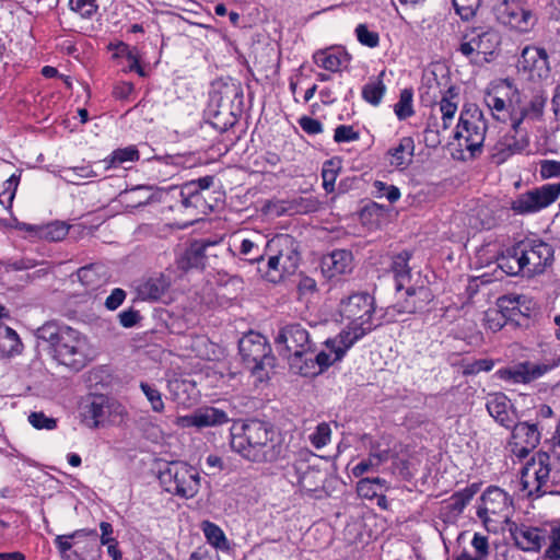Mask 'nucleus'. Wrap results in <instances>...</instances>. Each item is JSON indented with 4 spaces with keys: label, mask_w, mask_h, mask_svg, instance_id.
Segmentation results:
<instances>
[{
    "label": "nucleus",
    "mask_w": 560,
    "mask_h": 560,
    "mask_svg": "<svg viewBox=\"0 0 560 560\" xmlns=\"http://www.w3.org/2000/svg\"><path fill=\"white\" fill-rule=\"evenodd\" d=\"M211 245L209 242L196 241L178 257L177 266L182 270L200 268L205 266L206 249Z\"/></svg>",
    "instance_id": "nucleus-29"
},
{
    "label": "nucleus",
    "mask_w": 560,
    "mask_h": 560,
    "mask_svg": "<svg viewBox=\"0 0 560 560\" xmlns=\"http://www.w3.org/2000/svg\"><path fill=\"white\" fill-rule=\"evenodd\" d=\"M550 545L545 551V557L550 560H560V525L551 528Z\"/></svg>",
    "instance_id": "nucleus-58"
},
{
    "label": "nucleus",
    "mask_w": 560,
    "mask_h": 560,
    "mask_svg": "<svg viewBox=\"0 0 560 560\" xmlns=\"http://www.w3.org/2000/svg\"><path fill=\"white\" fill-rule=\"evenodd\" d=\"M202 530L207 541L214 548L223 551L230 549V545L224 532L217 524L209 521H205L202 523Z\"/></svg>",
    "instance_id": "nucleus-38"
},
{
    "label": "nucleus",
    "mask_w": 560,
    "mask_h": 560,
    "mask_svg": "<svg viewBox=\"0 0 560 560\" xmlns=\"http://www.w3.org/2000/svg\"><path fill=\"white\" fill-rule=\"evenodd\" d=\"M487 122L482 112L474 107L460 112L459 121L454 133L458 145L465 148L472 155L480 151L486 139Z\"/></svg>",
    "instance_id": "nucleus-9"
},
{
    "label": "nucleus",
    "mask_w": 560,
    "mask_h": 560,
    "mask_svg": "<svg viewBox=\"0 0 560 560\" xmlns=\"http://www.w3.org/2000/svg\"><path fill=\"white\" fill-rule=\"evenodd\" d=\"M213 185V176H205L183 185V194L189 196H199L202 190L209 189Z\"/></svg>",
    "instance_id": "nucleus-48"
},
{
    "label": "nucleus",
    "mask_w": 560,
    "mask_h": 560,
    "mask_svg": "<svg viewBox=\"0 0 560 560\" xmlns=\"http://www.w3.org/2000/svg\"><path fill=\"white\" fill-rule=\"evenodd\" d=\"M456 97L457 93L453 88L448 89L442 96L439 103V112L441 114L442 124H438L436 117L434 115L430 117L425 129L427 140L429 139V136L434 135L438 137L442 131H446L451 127L458 107L457 102L454 101ZM432 142L439 143L440 141L439 139L434 138L432 139Z\"/></svg>",
    "instance_id": "nucleus-18"
},
{
    "label": "nucleus",
    "mask_w": 560,
    "mask_h": 560,
    "mask_svg": "<svg viewBox=\"0 0 560 560\" xmlns=\"http://www.w3.org/2000/svg\"><path fill=\"white\" fill-rule=\"evenodd\" d=\"M407 298L405 300L404 310L407 313H415L422 310L431 300V293L424 285L412 287L406 285Z\"/></svg>",
    "instance_id": "nucleus-34"
},
{
    "label": "nucleus",
    "mask_w": 560,
    "mask_h": 560,
    "mask_svg": "<svg viewBox=\"0 0 560 560\" xmlns=\"http://www.w3.org/2000/svg\"><path fill=\"white\" fill-rule=\"evenodd\" d=\"M282 343L289 353L310 349V335L299 324L289 325L282 331Z\"/></svg>",
    "instance_id": "nucleus-30"
},
{
    "label": "nucleus",
    "mask_w": 560,
    "mask_h": 560,
    "mask_svg": "<svg viewBox=\"0 0 560 560\" xmlns=\"http://www.w3.org/2000/svg\"><path fill=\"white\" fill-rule=\"evenodd\" d=\"M518 72L530 81H542L549 78L550 67L545 49L525 47L517 63Z\"/></svg>",
    "instance_id": "nucleus-14"
},
{
    "label": "nucleus",
    "mask_w": 560,
    "mask_h": 560,
    "mask_svg": "<svg viewBox=\"0 0 560 560\" xmlns=\"http://www.w3.org/2000/svg\"><path fill=\"white\" fill-rule=\"evenodd\" d=\"M453 3L462 19L468 20L479 9L481 0H453Z\"/></svg>",
    "instance_id": "nucleus-55"
},
{
    "label": "nucleus",
    "mask_w": 560,
    "mask_h": 560,
    "mask_svg": "<svg viewBox=\"0 0 560 560\" xmlns=\"http://www.w3.org/2000/svg\"><path fill=\"white\" fill-rule=\"evenodd\" d=\"M232 451L250 462H271L277 458L271 427L260 420L234 422L230 429Z\"/></svg>",
    "instance_id": "nucleus-3"
},
{
    "label": "nucleus",
    "mask_w": 560,
    "mask_h": 560,
    "mask_svg": "<svg viewBox=\"0 0 560 560\" xmlns=\"http://www.w3.org/2000/svg\"><path fill=\"white\" fill-rule=\"evenodd\" d=\"M518 253L527 278L541 275L553 260L552 246L540 240L520 242Z\"/></svg>",
    "instance_id": "nucleus-13"
},
{
    "label": "nucleus",
    "mask_w": 560,
    "mask_h": 560,
    "mask_svg": "<svg viewBox=\"0 0 560 560\" xmlns=\"http://www.w3.org/2000/svg\"><path fill=\"white\" fill-rule=\"evenodd\" d=\"M322 481V475L318 470L307 469L301 476L299 483L302 490L311 492L318 488Z\"/></svg>",
    "instance_id": "nucleus-56"
},
{
    "label": "nucleus",
    "mask_w": 560,
    "mask_h": 560,
    "mask_svg": "<svg viewBox=\"0 0 560 560\" xmlns=\"http://www.w3.org/2000/svg\"><path fill=\"white\" fill-rule=\"evenodd\" d=\"M69 5L82 18H91L97 10L96 0H70Z\"/></svg>",
    "instance_id": "nucleus-57"
},
{
    "label": "nucleus",
    "mask_w": 560,
    "mask_h": 560,
    "mask_svg": "<svg viewBox=\"0 0 560 560\" xmlns=\"http://www.w3.org/2000/svg\"><path fill=\"white\" fill-rule=\"evenodd\" d=\"M511 446L517 457H525L540 441V432L536 423L518 422L513 424Z\"/></svg>",
    "instance_id": "nucleus-19"
},
{
    "label": "nucleus",
    "mask_w": 560,
    "mask_h": 560,
    "mask_svg": "<svg viewBox=\"0 0 560 560\" xmlns=\"http://www.w3.org/2000/svg\"><path fill=\"white\" fill-rule=\"evenodd\" d=\"M77 276L88 290H94L107 280L105 267L101 264L84 266L77 271Z\"/></svg>",
    "instance_id": "nucleus-32"
},
{
    "label": "nucleus",
    "mask_w": 560,
    "mask_h": 560,
    "mask_svg": "<svg viewBox=\"0 0 560 560\" xmlns=\"http://www.w3.org/2000/svg\"><path fill=\"white\" fill-rule=\"evenodd\" d=\"M85 535L74 541V549L69 553L68 560H101L102 548L95 529L83 528Z\"/></svg>",
    "instance_id": "nucleus-25"
},
{
    "label": "nucleus",
    "mask_w": 560,
    "mask_h": 560,
    "mask_svg": "<svg viewBox=\"0 0 560 560\" xmlns=\"http://www.w3.org/2000/svg\"><path fill=\"white\" fill-rule=\"evenodd\" d=\"M412 97L413 93L409 89L400 92L399 101L394 107L395 114L399 119H406L413 115Z\"/></svg>",
    "instance_id": "nucleus-45"
},
{
    "label": "nucleus",
    "mask_w": 560,
    "mask_h": 560,
    "mask_svg": "<svg viewBox=\"0 0 560 560\" xmlns=\"http://www.w3.org/2000/svg\"><path fill=\"white\" fill-rule=\"evenodd\" d=\"M559 196L560 183L546 184L517 195L510 208L518 215L533 214L552 205Z\"/></svg>",
    "instance_id": "nucleus-12"
},
{
    "label": "nucleus",
    "mask_w": 560,
    "mask_h": 560,
    "mask_svg": "<svg viewBox=\"0 0 560 560\" xmlns=\"http://www.w3.org/2000/svg\"><path fill=\"white\" fill-rule=\"evenodd\" d=\"M553 365L547 363H535L532 361L520 362L515 365L498 371L501 380L514 384H528L548 373Z\"/></svg>",
    "instance_id": "nucleus-16"
},
{
    "label": "nucleus",
    "mask_w": 560,
    "mask_h": 560,
    "mask_svg": "<svg viewBox=\"0 0 560 560\" xmlns=\"http://www.w3.org/2000/svg\"><path fill=\"white\" fill-rule=\"evenodd\" d=\"M119 324L125 328L135 327L141 319L140 313L129 307L118 314Z\"/></svg>",
    "instance_id": "nucleus-63"
},
{
    "label": "nucleus",
    "mask_w": 560,
    "mask_h": 560,
    "mask_svg": "<svg viewBox=\"0 0 560 560\" xmlns=\"http://www.w3.org/2000/svg\"><path fill=\"white\" fill-rule=\"evenodd\" d=\"M479 489L478 483H471L465 489L455 492L448 500V508L455 513H462L470 500L478 493Z\"/></svg>",
    "instance_id": "nucleus-39"
},
{
    "label": "nucleus",
    "mask_w": 560,
    "mask_h": 560,
    "mask_svg": "<svg viewBox=\"0 0 560 560\" xmlns=\"http://www.w3.org/2000/svg\"><path fill=\"white\" fill-rule=\"evenodd\" d=\"M485 325L492 331H498L506 324L505 314L499 308H489L485 313Z\"/></svg>",
    "instance_id": "nucleus-50"
},
{
    "label": "nucleus",
    "mask_w": 560,
    "mask_h": 560,
    "mask_svg": "<svg viewBox=\"0 0 560 560\" xmlns=\"http://www.w3.org/2000/svg\"><path fill=\"white\" fill-rule=\"evenodd\" d=\"M140 389L151 405V409L154 412L161 413L165 409V404L162 398L161 392L154 384L148 382L140 383Z\"/></svg>",
    "instance_id": "nucleus-44"
},
{
    "label": "nucleus",
    "mask_w": 560,
    "mask_h": 560,
    "mask_svg": "<svg viewBox=\"0 0 560 560\" xmlns=\"http://www.w3.org/2000/svg\"><path fill=\"white\" fill-rule=\"evenodd\" d=\"M489 415L502 427L511 428L516 419L511 400L502 393L489 394L486 402Z\"/></svg>",
    "instance_id": "nucleus-23"
},
{
    "label": "nucleus",
    "mask_w": 560,
    "mask_h": 560,
    "mask_svg": "<svg viewBox=\"0 0 560 560\" xmlns=\"http://www.w3.org/2000/svg\"><path fill=\"white\" fill-rule=\"evenodd\" d=\"M167 289V282L163 277L150 278L138 288L139 295L143 300H159Z\"/></svg>",
    "instance_id": "nucleus-37"
},
{
    "label": "nucleus",
    "mask_w": 560,
    "mask_h": 560,
    "mask_svg": "<svg viewBox=\"0 0 560 560\" xmlns=\"http://www.w3.org/2000/svg\"><path fill=\"white\" fill-rule=\"evenodd\" d=\"M501 37L492 28H478L467 33L458 50L472 63L482 65L492 60L499 49Z\"/></svg>",
    "instance_id": "nucleus-10"
},
{
    "label": "nucleus",
    "mask_w": 560,
    "mask_h": 560,
    "mask_svg": "<svg viewBox=\"0 0 560 560\" xmlns=\"http://www.w3.org/2000/svg\"><path fill=\"white\" fill-rule=\"evenodd\" d=\"M228 413L215 407H203L191 415L179 417L176 423L182 428H208L217 427L229 422Z\"/></svg>",
    "instance_id": "nucleus-21"
},
{
    "label": "nucleus",
    "mask_w": 560,
    "mask_h": 560,
    "mask_svg": "<svg viewBox=\"0 0 560 560\" xmlns=\"http://www.w3.org/2000/svg\"><path fill=\"white\" fill-rule=\"evenodd\" d=\"M314 62L330 72L341 71L350 62V55L341 47L319 49L313 55Z\"/></svg>",
    "instance_id": "nucleus-27"
},
{
    "label": "nucleus",
    "mask_w": 560,
    "mask_h": 560,
    "mask_svg": "<svg viewBox=\"0 0 560 560\" xmlns=\"http://www.w3.org/2000/svg\"><path fill=\"white\" fill-rule=\"evenodd\" d=\"M288 364L290 372L295 375L314 377L320 374V369L316 365L310 349L290 353L288 355Z\"/></svg>",
    "instance_id": "nucleus-28"
},
{
    "label": "nucleus",
    "mask_w": 560,
    "mask_h": 560,
    "mask_svg": "<svg viewBox=\"0 0 560 560\" xmlns=\"http://www.w3.org/2000/svg\"><path fill=\"white\" fill-rule=\"evenodd\" d=\"M539 174L542 179L560 177V161H556V160L540 161Z\"/></svg>",
    "instance_id": "nucleus-60"
},
{
    "label": "nucleus",
    "mask_w": 560,
    "mask_h": 560,
    "mask_svg": "<svg viewBox=\"0 0 560 560\" xmlns=\"http://www.w3.org/2000/svg\"><path fill=\"white\" fill-rule=\"evenodd\" d=\"M68 226L63 222H54L48 224L43 232V235L49 241H61L68 234Z\"/></svg>",
    "instance_id": "nucleus-59"
},
{
    "label": "nucleus",
    "mask_w": 560,
    "mask_h": 560,
    "mask_svg": "<svg viewBox=\"0 0 560 560\" xmlns=\"http://www.w3.org/2000/svg\"><path fill=\"white\" fill-rule=\"evenodd\" d=\"M352 268V254L346 249L334 250L324 256L320 262L322 272L328 279L349 273Z\"/></svg>",
    "instance_id": "nucleus-24"
},
{
    "label": "nucleus",
    "mask_w": 560,
    "mask_h": 560,
    "mask_svg": "<svg viewBox=\"0 0 560 560\" xmlns=\"http://www.w3.org/2000/svg\"><path fill=\"white\" fill-rule=\"evenodd\" d=\"M499 20L520 32H526L534 23L530 11L524 9L516 1H504L498 8Z\"/></svg>",
    "instance_id": "nucleus-22"
},
{
    "label": "nucleus",
    "mask_w": 560,
    "mask_h": 560,
    "mask_svg": "<svg viewBox=\"0 0 560 560\" xmlns=\"http://www.w3.org/2000/svg\"><path fill=\"white\" fill-rule=\"evenodd\" d=\"M97 174L90 165H81L74 167H65L60 171V177L74 185L81 184L82 179L95 177Z\"/></svg>",
    "instance_id": "nucleus-41"
},
{
    "label": "nucleus",
    "mask_w": 560,
    "mask_h": 560,
    "mask_svg": "<svg viewBox=\"0 0 560 560\" xmlns=\"http://www.w3.org/2000/svg\"><path fill=\"white\" fill-rule=\"evenodd\" d=\"M112 412V405L107 397L94 396L82 408L83 422L90 428H97L104 424Z\"/></svg>",
    "instance_id": "nucleus-26"
},
{
    "label": "nucleus",
    "mask_w": 560,
    "mask_h": 560,
    "mask_svg": "<svg viewBox=\"0 0 560 560\" xmlns=\"http://www.w3.org/2000/svg\"><path fill=\"white\" fill-rule=\"evenodd\" d=\"M332 161H328L324 164L322 171L323 187L327 192H331L335 188V182L337 179V172L331 167Z\"/></svg>",
    "instance_id": "nucleus-61"
},
{
    "label": "nucleus",
    "mask_w": 560,
    "mask_h": 560,
    "mask_svg": "<svg viewBox=\"0 0 560 560\" xmlns=\"http://www.w3.org/2000/svg\"><path fill=\"white\" fill-rule=\"evenodd\" d=\"M410 259V254L404 252L397 256H395L393 260V271L396 278V289L402 290L410 282V270L408 267V261Z\"/></svg>",
    "instance_id": "nucleus-36"
},
{
    "label": "nucleus",
    "mask_w": 560,
    "mask_h": 560,
    "mask_svg": "<svg viewBox=\"0 0 560 560\" xmlns=\"http://www.w3.org/2000/svg\"><path fill=\"white\" fill-rule=\"evenodd\" d=\"M508 529L515 545L524 551H538L546 544V532L538 527L510 522Z\"/></svg>",
    "instance_id": "nucleus-20"
},
{
    "label": "nucleus",
    "mask_w": 560,
    "mask_h": 560,
    "mask_svg": "<svg viewBox=\"0 0 560 560\" xmlns=\"http://www.w3.org/2000/svg\"><path fill=\"white\" fill-rule=\"evenodd\" d=\"M359 139V133L352 126L340 125L335 129L334 140L336 142H351Z\"/></svg>",
    "instance_id": "nucleus-62"
},
{
    "label": "nucleus",
    "mask_w": 560,
    "mask_h": 560,
    "mask_svg": "<svg viewBox=\"0 0 560 560\" xmlns=\"http://www.w3.org/2000/svg\"><path fill=\"white\" fill-rule=\"evenodd\" d=\"M311 444L319 450L326 446L331 439V429L328 423H319L315 431L308 436Z\"/></svg>",
    "instance_id": "nucleus-46"
},
{
    "label": "nucleus",
    "mask_w": 560,
    "mask_h": 560,
    "mask_svg": "<svg viewBox=\"0 0 560 560\" xmlns=\"http://www.w3.org/2000/svg\"><path fill=\"white\" fill-rule=\"evenodd\" d=\"M82 535H85L84 529H78L71 534L58 535L55 538V545L65 560H68L69 553L74 549V541L79 540Z\"/></svg>",
    "instance_id": "nucleus-43"
},
{
    "label": "nucleus",
    "mask_w": 560,
    "mask_h": 560,
    "mask_svg": "<svg viewBox=\"0 0 560 560\" xmlns=\"http://www.w3.org/2000/svg\"><path fill=\"white\" fill-rule=\"evenodd\" d=\"M471 547L475 550V557L477 560H488L490 556V546L487 536L476 533L471 540Z\"/></svg>",
    "instance_id": "nucleus-51"
},
{
    "label": "nucleus",
    "mask_w": 560,
    "mask_h": 560,
    "mask_svg": "<svg viewBox=\"0 0 560 560\" xmlns=\"http://www.w3.org/2000/svg\"><path fill=\"white\" fill-rule=\"evenodd\" d=\"M511 505V498L505 491L490 487L480 498L477 515L488 530H497L498 524L510 523Z\"/></svg>",
    "instance_id": "nucleus-11"
},
{
    "label": "nucleus",
    "mask_w": 560,
    "mask_h": 560,
    "mask_svg": "<svg viewBox=\"0 0 560 560\" xmlns=\"http://www.w3.org/2000/svg\"><path fill=\"white\" fill-rule=\"evenodd\" d=\"M498 266L509 276H518L522 275L525 277V269L522 265L520 253H518V243L510 248H506L499 257H498Z\"/></svg>",
    "instance_id": "nucleus-33"
},
{
    "label": "nucleus",
    "mask_w": 560,
    "mask_h": 560,
    "mask_svg": "<svg viewBox=\"0 0 560 560\" xmlns=\"http://www.w3.org/2000/svg\"><path fill=\"white\" fill-rule=\"evenodd\" d=\"M485 103L494 119L510 121V128L490 150L492 162L500 165L528 148L529 126L542 120L547 96L538 92L526 101L511 81L503 80L486 93Z\"/></svg>",
    "instance_id": "nucleus-1"
},
{
    "label": "nucleus",
    "mask_w": 560,
    "mask_h": 560,
    "mask_svg": "<svg viewBox=\"0 0 560 560\" xmlns=\"http://www.w3.org/2000/svg\"><path fill=\"white\" fill-rule=\"evenodd\" d=\"M19 180L20 177L13 174L3 183V190L0 192L1 205L4 206L7 203L8 208L12 206L18 189Z\"/></svg>",
    "instance_id": "nucleus-49"
},
{
    "label": "nucleus",
    "mask_w": 560,
    "mask_h": 560,
    "mask_svg": "<svg viewBox=\"0 0 560 560\" xmlns=\"http://www.w3.org/2000/svg\"><path fill=\"white\" fill-rule=\"evenodd\" d=\"M339 312L342 317L350 322L341 331L354 341L361 339L378 325L374 322V298L366 292L353 293L342 300Z\"/></svg>",
    "instance_id": "nucleus-6"
},
{
    "label": "nucleus",
    "mask_w": 560,
    "mask_h": 560,
    "mask_svg": "<svg viewBox=\"0 0 560 560\" xmlns=\"http://www.w3.org/2000/svg\"><path fill=\"white\" fill-rule=\"evenodd\" d=\"M415 153V141L411 137H404L399 143L388 151L389 164L396 167L408 166Z\"/></svg>",
    "instance_id": "nucleus-31"
},
{
    "label": "nucleus",
    "mask_w": 560,
    "mask_h": 560,
    "mask_svg": "<svg viewBox=\"0 0 560 560\" xmlns=\"http://www.w3.org/2000/svg\"><path fill=\"white\" fill-rule=\"evenodd\" d=\"M211 106L214 107V127L225 131L233 127L243 110V88L232 78L220 79L212 84Z\"/></svg>",
    "instance_id": "nucleus-5"
},
{
    "label": "nucleus",
    "mask_w": 560,
    "mask_h": 560,
    "mask_svg": "<svg viewBox=\"0 0 560 560\" xmlns=\"http://www.w3.org/2000/svg\"><path fill=\"white\" fill-rule=\"evenodd\" d=\"M389 459V450H376L372 448L369 458L360 462L352 468L354 477H360L363 474L377 468L381 464Z\"/></svg>",
    "instance_id": "nucleus-35"
},
{
    "label": "nucleus",
    "mask_w": 560,
    "mask_h": 560,
    "mask_svg": "<svg viewBox=\"0 0 560 560\" xmlns=\"http://www.w3.org/2000/svg\"><path fill=\"white\" fill-rule=\"evenodd\" d=\"M139 159V152L135 147H127L115 150L108 159L103 162L106 164V168L118 167L125 162H133Z\"/></svg>",
    "instance_id": "nucleus-42"
},
{
    "label": "nucleus",
    "mask_w": 560,
    "mask_h": 560,
    "mask_svg": "<svg viewBox=\"0 0 560 560\" xmlns=\"http://www.w3.org/2000/svg\"><path fill=\"white\" fill-rule=\"evenodd\" d=\"M28 422L37 430H54L57 428V420L47 417L43 411H34L28 416Z\"/></svg>",
    "instance_id": "nucleus-53"
},
{
    "label": "nucleus",
    "mask_w": 560,
    "mask_h": 560,
    "mask_svg": "<svg viewBox=\"0 0 560 560\" xmlns=\"http://www.w3.org/2000/svg\"><path fill=\"white\" fill-rule=\"evenodd\" d=\"M238 350L244 364L255 377V383H262L270 378V371L275 374L276 359L270 355V348L264 336L250 331L238 341Z\"/></svg>",
    "instance_id": "nucleus-7"
},
{
    "label": "nucleus",
    "mask_w": 560,
    "mask_h": 560,
    "mask_svg": "<svg viewBox=\"0 0 560 560\" xmlns=\"http://www.w3.org/2000/svg\"><path fill=\"white\" fill-rule=\"evenodd\" d=\"M127 293L120 288H115L105 300V307L108 311L117 310L126 300Z\"/></svg>",
    "instance_id": "nucleus-64"
},
{
    "label": "nucleus",
    "mask_w": 560,
    "mask_h": 560,
    "mask_svg": "<svg viewBox=\"0 0 560 560\" xmlns=\"http://www.w3.org/2000/svg\"><path fill=\"white\" fill-rule=\"evenodd\" d=\"M159 480L165 491L183 498H194L200 489V474L184 462H172L159 474Z\"/></svg>",
    "instance_id": "nucleus-8"
},
{
    "label": "nucleus",
    "mask_w": 560,
    "mask_h": 560,
    "mask_svg": "<svg viewBox=\"0 0 560 560\" xmlns=\"http://www.w3.org/2000/svg\"><path fill=\"white\" fill-rule=\"evenodd\" d=\"M560 482V452L551 456L546 452L536 453L522 468L521 483L528 497L552 493Z\"/></svg>",
    "instance_id": "nucleus-4"
},
{
    "label": "nucleus",
    "mask_w": 560,
    "mask_h": 560,
    "mask_svg": "<svg viewBox=\"0 0 560 560\" xmlns=\"http://www.w3.org/2000/svg\"><path fill=\"white\" fill-rule=\"evenodd\" d=\"M38 347L44 346L60 364L74 370L82 369L88 361V341L78 330L69 326L46 323L36 330Z\"/></svg>",
    "instance_id": "nucleus-2"
},
{
    "label": "nucleus",
    "mask_w": 560,
    "mask_h": 560,
    "mask_svg": "<svg viewBox=\"0 0 560 560\" xmlns=\"http://www.w3.org/2000/svg\"><path fill=\"white\" fill-rule=\"evenodd\" d=\"M383 482H384V480H382L380 478L361 479L357 486L358 494L362 498L373 499L374 497L377 495V492L381 489Z\"/></svg>",
    "instance_id": "nucleus-47"
},
{
    "label": "nucleus",
    "mask_w": 560,
    "mask_h": 560,
    "mask_svg": "<svg viewBox=\"0 0 560 560\" xmlns=\"http://www.w3.org/2000/svg\"><path fill=\"white\" fill-rule=\"evenodd\" d=\"M347 334L340 331L336 337L325 341V349L319 351L314 361L320 369V373L326 371L334 363L340 361L346 352L355 343Z\"/></svg>",
    "instance_id": "nucleus-17"
},
{
    "label": "nucleus",
    "mask_w": 560,
    "mask_h": 560,
    "mask_svg": "<svg viewBox=\"0 0 560 560\" xmlns=\"http://www.w3.org/2000/svg\"><path fill=\"white\" fill-rule=\"evenodd\" d=\"M355 35L360 44L374 48L380 43L378 33L370 31L365 24H359L355 27Z\"/></svg>",
    "instance_id": "nucleus-52"
},
{
    "label": "nucleus",
    "mask_w": 560,
    "mask_h": 560,
    "mask_svg": "<svg viewBox=\"0 0 560 560\" xmlns=\"http://www.w3.org/2000/svg\"><path fill=\"white\" fill-rule=\"evenodd\" d=\"M373 187L375 188V196L377 198L385 197L389 202H396L400 198V191L394 185H387L384 182L376 180Z\"/></svg>",
    "instance_id": "nucleus-54"
},
{
    "label": "nucleus",
    "mask_w": 560,
    "mask_h": 560,
    "mask_svg": "<svg viewBox=\"0 0 560 560\" xmlns=\"http://www.w3.org/2000/svg\"><path fill=\"white\" fill-rule=\"evenodd\" d=\"M383 74L384 72H381L376 79L371 80L362 89V97L374 106L381 103L386 91V86L381 79Z\"/></svg>",
    "instance_id": "nucleus-40"
},
{
    "label": "nucleus",
    "mask_w": 560,
    "mask_h": 560,
    "mask_svg": "<svg viewBox=\"0 0 560 560\" xmlns=\"http://www.w3.org/2000/svg\"><path fill=\"white\" fill-rule=\"evenodd\" d=\"M283 246L289 249L287 257L289 265L283 268V271L294 277L291 281L296 284L300 296L314 293L316 291V281L313 278L305 276L303 272L295 275V269L300 261L298 243L291 235H282V247Z\"/></svg>",
    "instance_id": "nucleus-15"
}]
</instances>
